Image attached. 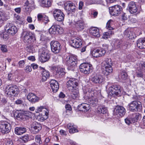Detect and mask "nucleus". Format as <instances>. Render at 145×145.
Segmentation results:
<instances>
[{
	"instance_id": "1",
	"label": "nucleus",
	"mask_w": 145,
	"mask_h": 145,
	"mask_svg": "<svg viewBox=\"0 0 145 145\" xmlns=\"http://www.w3.org/2000/svg\"><path fill=\"white\" fill-rule=\"evenodd\" d=\"M23 40L26 43H28L26 48L30 52L33 53L35 51L37 46L34 43L36 42V37L35 35L29 31H24L22 34Z\"/></svg>"
},
{
	"instance_id": "2",
	"label": "nucleus",
	"mask_w": 145,
	"mask_h": 145,
	"mask_svg": "<svg viewBox=\"0 0 145 145\" xmlns=\"http://www.w3.org/2000/svg\"><path fill=\"white\" fill-rule=\"evenodd\" d=\"M78 80L75 78H69L67 82V85L68 90L72 92L71 96L74 99H77L79 97L78 86Z\"/></svg>"
},
{
	"instance_id": "3",
	"label": "nucleus",
	"mask_w": 145,
	"mask_h": 145,
	"mask_svg": "<svg viewBox=\"0 0 145 145\" xmlns=\"http://www.w3.org/2000/svg\"><path fill=\"white\" fill-rule=\"evenodd\" d=\"M64 61L68 67V69L73 71L76 67L77 63V57L74 55L68 56L65 58Z\"/></svg>"
},
{
	"instance_id": "4",
	"label": "nucleus",
	"mask_w": 145,
	"mask_h": 145,
	"mask_svg": "<svg viewBox=\"0 0 145 145\" xmlns=\"http://www.w3.org/2000/svg\"><path fill=\"white\" fill-rule=\"evenodd\" d=\"M19 93L18 88L16 86L8 85L5 89V95L9 98L17 96Z\"/></svg>"
},
{
	"instance_id": "5",
	"label": "nucleus",
	"mask_w": 145,
	"mask_h": 145,
	"mask_svg": "<svg viewBox=\"0 0 145 145\" xmlns=\"http://www.w3.org/2000/svg\"><path fill=\"white\" fill-rule=\"evenodd\" d=\"M31 113L29 111L17 110L14 113L15 117L19 120L25 121L31 117Z\"/></svg>"
},
{
	"instance_id": "6",
	"label": "nucleus",
	"mask_w": 145,
	"mask_h": 145,
	"mask_svg": "<svg viewBox=\"0 0 145 145\" xmlns=\"http://www.w3.org/2000/svg\"><path fill=\"white\" fill-rule=\"evenodd\" d=\"M128 106L129 110L133 112L140 111L142 107L141 102L138 101H132L129 104Z\"/></svg>"
},
{
	"instance_id": "7",
	"label": "nucleus",
	"mask_w": 145,
	"mask_h": 145,
	"mask_svg": "<svg viewBox=\"0 0 145 145\" xmlns=\"http://www.w3.org/2000/svg\"><path fill=\"white\" fill-rule=\"evenodd\" d=\"M92 65L87 63H84L81 64L79 66L80 71L85 74H88L90 73L92 71Z\"/></svg>"
},
{
	"instance_id": "8",
	"label": "nucleus",
	"mask_w": 145,
	"mask_h": 145,
	"mask_svg": "<svg viewBox=\"0 0 145 145\" xmlns=\"http://www.w3.org/2000/svg\"><path fill=\"white\" fill-rule=\"evenodd\" d=\"M52 12L56 20L59 22H62L64 20L65 15L61 10L54 9Z\"/></svg>"
},
{
	"instance_id": "9",
	"label": "nucleus",
	"mask_w": 145,
	"mask_h": 145,
	"mask_svg": "<svg viewBox=\"0 0 145 145\" xmlns=\"http://www.w3.org/2000/svg\"><path fill=\"white\" fill-rule=\"evenodd\" d=\"M96 95L95 91L91 90L90 91L89 96L88 97V101L89 105L93 107L96 106L98 103V100L97 98Z\"/></svg>"
},
{
	"instance_id": "10",
	"label": "nucleus",
	"mask_w": 145,
	"mask_h": 145,
	"mask_svg": "<svg viewBox=\"0 0 145 145\" xmlns=\"http://www.w3.org/2000/svg\"><path fill=\"white\" fill-rule=\"evenodd\" d=\"M109 94L111 96L120 95L121 94V88L118 85L115 84L111 86L109 88Z\"/></svg>"
},
{
	"instance_id": "11",
	"label": "nucleus",
	"mask_w": 145,
	"mask_h": 145,
	"mask_svg": "<svg viewBox=\"0 0 145 145\" xmlns=\"http://www.w3.org/2000/svg\"><path fill=\"white\" fill-rule=\"evenodd\" d=\"M11 129V125L8 122L6 121L0 122V130L3 133H8Z\"/></svg>"
},
{
	"instance_id": "12",
	"label": "nucleus",
	"mask_w": 145,
	"mask_h": 145,
	"mask_svg": "<svg viewBox=\"0 0 145 145\" xmlns=\"http://www.w3.org/2000/svg\"><path fill=\"white\" fill-rule=\"evenodd\" d=\"M40 61L42 62H45L48 61L50 58L49 51L44 48H42L40 50Z\"/></svg>"
},
{
	"instance_id": "13",
	"label": "nucleus",
	"mask_w": 145,
	"mask_h": 145,
	"mask_svg": "<svg viewBox=\"0 0 145 145\" xmlns=\"http://www.w3.org/2000/svg\"><path fill=\"white\" fill-rule=\"evenodd\" d=\"M5 29L6 32L12 35L15 34L18 31L16 27L13 25L11 23L7 24L5 27Z\"/></svg>"
},
{
	"instance_id": "14",
	"label": "nucleus",
	"mask_w": 145,
	"mask_h": 145,
	"mask_svg": "<svg viewBox=\"0 0 145 145\" xmlns=\"http://www.w3.org/2000/svg\"><path fill=\"white\" fill-rule=\"evenodd\" d=\"M51 49L52 51L55 54L59 52L61 46V44L57 41L52 40L50 43Z\"/></svg>"
},
{
	"instance_id": "15",
	"label": "nucleus",
	"mask_w": 145,
	"mask_h": 145,
	"mask_svg": "<svg viewBox=\"0 0 145 145\" xmlns=\"http://www.w3.org/2000/svg\"><path fill=\"white\" fill-rule=\"evenodd\" d=\"M109 12L113 16H117L121 13L122 10L121 7L118 5H116L109 8Z\"/></svg>"
},
{
	"instance_id": "16",
	"label": "nucleus",
	"mask_w": 145,
	"mask_h": 145,
	"mask_svg": "<svg viewBox=\"0 0 145 145\" xmlns=\"http://www.w3.org/2000/svg\"><path fill=\"white\" fill-rule=\"evenodd\" d=\"M63 30L59 25L53 24L49 29V32L51 34L54 35L61 34L63 33Z\"/></svg>"
},
{
	"instance_id": "17",
	"label": "nucleus",
	"mask_w": 145,
	"mask_h": 145,
	"mask_svg": "<svg viewBox=\"0 0 145 145\" xmlns=\"http://www.w3.org/2000/svg\"><path fill=\"white\" fill-rule=\"evenodd\" d=\"M145 73V62L140 63L138 65L136 71V75L137 77L143 78L144 73Z\"/></svg>"
},
{
	"instance_id": "18",
	"label": "nucleus",
	"mask_w": 145,
	"mask_h": 145,
	"mask_svg": "<svg viewBox=\"0 0 145 145\" xmlns=\"http://www.w3.org/2000/svg\"><path fill=\"white\" fill-rule=\"evenodd\" d=\"M126 112L125 108L122 106L118 105L115 108L114 111V114L118 117L123 116Z\"/></svg>"
},
{
	"instance_id": "19",
	"label": "nucleus",
	"mask_w": 145,
	"mask_h": 145,
	"mask_svg": "<svg viewBox=\"0 0 145 145\" xmlns=\"http://www.w3.org/2000/svg\"><path fill=\"white\" fill-rule=\"evenodd\" d=\"M91 80L94 83L101 84L105 80V79L102 75L97 74L92 76Z\"/></svg>"
},
{
	"instance_id": "20",
	"label": "nucleus",
	"mask_w": 145,
	"mask_h": 145,
	"mask_svg": "<svg viewBox=\"0 0 145 145\" xmlns=\"http://www.w3.org/2000/svg\"><path fill=\"white\" fill-rule=\"evenodd\" d=\"M70 43L72 47L75 48H78L81 46L82 42V39L79 37H76L73 39H72L70 41Z\"/></svg>"
},
{
	"instance_id": "21",
	"label": "nucleus",
	"mask_w": 145,
	"mask_h": 145,
	"mask_svg": "<svg viewBox=\"0 0 145 145\" xmlns=\"http://www.w3.org/2000/svg\"><path fill=\"white\" fill-rule=\"evenodd\" d=\"M42 129V126L41 124L37 122L33 123L30 131L33 134H36L38 133Z\"/></svg>"
},
{
	"instance_id": "22",
	"label": "nucleus",
	"mask_w": 145,
	"mask_h": 145,
	"mask_svg": "<svg viewBox=\"0 0 145 145\" xmlns=\"http://www.w3.org/2000/svg\"><path fill=\"white\" fill-rule=\"evenodd\" d=\"M124 35L129 39H133L136 37V35L133 31V29L128 28L124 32Z\"/></svg>"
},
{
	"instance_id": "23",
	"label": "nucleus",
	"mask_w": 145,
	"mask_h": 145,
	"mask_svg": "<svg viewBox=\"0 0 145 145\" xmlns=\"http://www.w3.org/2000/svg\"><path fill=\"white\" fill-rule=\"evenodd\" d=\"M76 7L75 5L70 2H67L64 4V8L67 11L70 13L74 12L76 9Z\"/></svg>"
},
{
	"instance_id": "24",
	"label": "nucleus",
	"mask_w": 145,
	"mask_h": 145,
	"mask_svg": "<svg viewBox=\"0 0 145 145\" xmlns=\"http://www.w3.org/2000/svg\"><path fill=\"white\" fill-rule=\"evenodd\" d=\"M39 69L41 71L42 75V82H45L49 78L50 73L48 71H46L44 68L41 67H39Z\"/></svg>"
},
{
	"instance_id": "25",
	"label": "nucleus",
	"mask_w": 145,
	"mask_h": 145,
	"mask_svg": "<svg viewBox=\"0 0 145 145\" xmlns=\"http://www.w3.org/2000/svg\"><path fill=\"white\" fill-rule=\"evenodd\" d=\"M27 99L32 103L38 102L39 100V97L33 93H29L27 96Z\"/></svg>"
},
{
	"instance_id": "26",
	"label": "nucleus",
	"mask_w": 145,
	"mask_h": 145,
	"mask_svg": "<svg viewBox=\"0 0 145 145\" xmlns=\"http://www.w3.org/2000/svg\"><path fill=\"white\" fill-rule=\"evenodd\" d=\"M128 8L131 14L136 13L138 10L135 3L133 1H131L129 3Z\"/></svg>"
},
{
	"instance_id": "27",
	"label": "nucleus",
	"mask_w": 145,
	"mask_h": 145,
	"mask_svg": "<svg viewBox=\"0 0 145 145\" xmlns=\"http://www.w3.org/2000/svg\"><path fill=\"white\" fill-rule=\"evenodd\" d=\"M77 107L79 110L84 112H87L90 108L89 105L84 103L78 105Z\"/></svg>"
},
{
	"instance_id": "28",
	"label": "nucleus",
	"mask_w": 145,
	"mask_h": 145,
	"mask_svg": "<svg viewBox=\"0 0 145 145\" xmlns=\"http://www.w3.org/2000/svg\"><path fill=\"white\" fill-rule=\"evenodd\" d=\"M50 83L53 91L54 92H57L59 88L58 83L57 81L54 80H52Z\"/></svg>"
},
{
	"instance_id": "29",
	"label": "nucleus",
	"mask_w": 145,
	"mask_h": 145,
	"mask_svg": "<svg viewBox=\"0 0 145 145\" xmlns=\"http://www.w3.org/2000/svg\"><path fill=\"white\" fill-rule=\"evenodd\" d=\"M89 31L91 35L95 37H98L100 36L99 29L97 27H91L89 29Z\"/></svg>"
},
{
	"instance_id": "30",
	"label": "nucleus",
	"mask_w": 145,
	"mask_h": 145,
	"mask_svg": "<svg viewBox=\"0 0 145 145\" xmlns=\"http://www.w3.org/2000/svg\"><path fill=\"white\" fill-rule=\"evenodd\" d=\"M75 26L78 31H81L84 29L85 24L83 21L79 20L76 22Z\"/></svg>"
},
{
	"instance_id": "31",
	"label": "nucleus",
	"mask_w": 145,
	"mask_h": 145,
	"mask_svg": "<svg viewBox=\"0 0 145 145\" xmlns=\"http://www.w3.org/2000/svg\"><path fill=\"white\" fill-rule=\"evenodd\" d=\"M56 74L57 76H59V78L63 77L65 74V70L64 68L59 67L56 68Z\"/></svg>"
},
{
	"instance_id": "32",
	"label": "nucleus",
	"mask_w": 145,
	"mask_h": 145,
	"mask_svg": "<svg viewBox=\"0 0 145 145\" xmlns=\"http://www.w3.org/2000/svg\"><path fill=\"white\" fill-rule=\"evenodd\" d=\"M14 19L16 24H21L23 23L24 19L20 16L16 14H14Z\"/></svg>"
},
{
	"instance_id": "33",
	"label": "nucleus",
	"mask_w": 145,
	"mask_h": 145,
	"mask_svg": "<svg viewBox=\"0 0 145 145\" xmlns=\"http://www.w3.org/2000/svg\"><path fill=\"white\" fill-rule=\"evenodd\" d=\"M26 130V128L24 127H16L15 129V133L17 135H20L25 133Z\"/></svg>"
},
{
	"instance_id": "34",
	"label": "nucleus",
	"mask_w": 145,
	"mask_h": 145,
	"mask_svg": "<svg viewBox=\"0 0 145 145\" xmlns=\"http://www.w3.org/2000/svg\"><path fill=\"white\" fill-rule=\"evenodd\" d=\"M41 6L43 7L48 8L52 5V0H41Z\"/></svg>"
},
{
	"instance_id": "35",
	"label": "nucleus",
	"mask_w": 145,
	"mask_h": 145,
	"mask_svg": "<svg viewBox=\"0 0 145 145\" xmlns=\"http://www.w3.org/2000/svg\"><path fill=\"white\" fill-rule=\"evenodd\" d=\"M113 68L112 67H105L102 73L105 76H107L112 73Z\"/></svg>"
},
{
	"instance_id": "36",
	"label": "nucleus",
	"mask_w": 145,
	"mask_h": 145,
	"mask_svg": "<svg viewBox=\"0 0 145 145\" xmlns=\"http://www.w3.org/2000/svg\"><path fill=\"white\" fill-rule=\"evenodd\" d=\"M131 116L133 120V123L137 122L138 120H139L141 117L140 114L138 113H134Z\"/></svg>"
},
{
	"instance_id": "37",
	"label": "nucleus",
	"mask_w": 145,
	"mask_h": 145,
	"mask_svg": "<svg viewBox=\"0 0 145 145\" xmlns=\"http://www.w3.org/2000/svg\"><path fill=\"white\" fill-rule=\"evenodd\" d=\"M39 112H42V114H43L45 115L48 114L49 111L48 110L42 106H40L39 107L37 111H36V112L37 113Z\"/></svg>"
},
{
	"instance_id": "38",
	"label": "nucleus",
	"mask_w": 145,
	"mask_h": 145,
	"mask_svg": "<svg viewBox=\"0 0 145 145\" xmlns=\"http://www.w3.org/2000/svg\"><path fill=\"white\" fill-rule=\"evenodd\" d=\"M104 67H112V62L111 59L110 58H106L103 61Z\"/></svg>"
},
{
	"instance_id": "39",
	"label": "nucleus",
	"mask_w": 145,
	"mask_h": 145,
	"mask_svg": "<svg viewBox=\"0 0 145 145\" xmlns=\"http://www.w3.org/2000/svg\"><path fill=\"white\" fill-rule=\"evenodd\" d=\"M114 45L115 47L117 48H119L122 46V44L123 42L122 40L119 39H114Z\"/></svg>"
},
{
	"instance_id": "40",
	"label": "nucleus",
	"mask_w": 145,
	"mask_h": 145,
	"mask_svg": "<svg viewBox=\"0 0 145 145\" xmlns=\"http://www.w3.org/2000/svg\"><path fill=\"white\" fill-rule=\"evenodd\" d=\"M144 39V38L139 39L137 41V46L138 48L140 49H143Z\"/></svg>"
},
{
	"instance_id": "41",
	"label": "nucleus",
	"mask_w": 145,
	"mask_h": 145,
	"mask_svg": "<svg viewBox=\"0 0 145 145\" xmlns=\"http://www.w3.org/2000/svg\"><path fill=\"white\" fill-rule=\"evenodd\" d=\"M98 112L99 113L105 114L107 113V108L104 106H99L98 108Z\"/></svg>"
},
{
	"instance_id": "42",
	"label": "nucleus",
	"mask_w": 145,
	"mask_h": 145,
	"mask_svg": "<svg viewBox=\"0 0 145 145\" xmlns=\"http://www.w3.org/2000/svg\"><path fill=\"white\" fill-rule=\"evenodd\" d=\"M113 21L111 20H109L107 22L106 27V28L109 30H112L113 29V27H112L111 25L112 24Z\"/></svg>"
},
{
	"instance_id": "43",
	"label": "nucleus",
	"mask_w": 145,
	"mask_h": 145,
	"mask_svg": "<svg viewBox=\"0 0 145 145\" xmlns=\"http://www.w3.org/2000/svg\"><path fill=\"white\" fill-rule=\"evenodd\" d=\"M99 50L95 49L93 50L92 52V54L93 56L95 57H99L100 54L98 53Z\"/></svg>"
},
{
	"instance_id": "44",
	"label": "nucleus",
	"mask_w": 145,
	"mask_h": 145,
	"mask_svg": "<svg viewBox=\"0 0 145 145\" xmlns=\"http://www.w3.org/2000/svg\"><path fill=\"white\" fill-rule=\"evenodd\" d=\"M127 74L126 72L124 71H122L121 74V76L122 80H126L127 78Z\"/></svg>"
},
{
	"instance_id": "45",
	"label": "nucleus",
	"mask_w": 145,
	"mask_h": 145,
	"mask_svg": "<svg viewBox=\"0 0 145 145\" xmlns=\"http://www.w3.org/2000/svg\"><path fill=\"white\" fill-rule=\"evenodd\" d=\"M45 14L43 13H39L37 16L38 20L40 22H42Z\"/></svg>"
},
{
	"instance_id": "46",
	"label": "nucleus",
	"mask_w": 145,
	"mask_h": 145,
	"mask_svg": "<svg viewBox=\"0 0 145 145\" xmlns=\"http://www.w3.org/2000/svg\"><path fill=\"white\" fill-rule=\"evenodd\" d=\"M125 122L128 125H129L130 123H133V120L131 117V116H129L127 117L125 120Z\"/></svg>"
},
{
	"instance_id": "47",
	"label": "nucleus",
	"mask_w": 145,
	"mask_h": 145,
	"mask_svg": "<svg viewBox=\"0 0 145 145\" xmlns=\"http://www.w3.org/2000/svg\"><path fill=\"white\" fill-rule=\"evenodd\" d=\"M20 138L22 140L23 142L26 143L28 141L29 139V136L28 135H26L24 136H22Z\"/></svg>"
},
{
	"instance_id": "48",
	"label": "nucleus",
	"mask_w": 145,
	"mask_h": 145,
	"mask_svg": "<svg viewBox=\"0 0 145 145\" xmlns=\"http://www.w3.org/2000/svg\"><path fill=\"white\" fill-rule=\"evenodd\" d=\"M33 3V2L31 0H27L24 3V6L30 7L31 5Z\"/></svg>"
},
{
	"instance_id": "49",
	"label": "nucleus",
	"mask_w": 145,
	"mask_h": 145,
	"mask_svg": "<svg viewBox=\"0 0 145 145\" xmlns=\"http://www.w3.org/2000/svg\"><path fill=\"white\" fill-rule=\"evenodd\" d=\"M5 14L4 12L3 11H0V26L3 23V18Z\"/></svg>"
},
{
	"instance_id": "50",
	"label": "nucleus",
	"mask_w": 145,
	"mask_h": 145,
	"mask_svg": "<svg viewBox=\"0 0 145 145\" xmlns=\"http://www.w3.org/2000/svg\"><path fill=\"white\" fill-rule=\"evenodd\" d=\"M1 46V49L2 51L3 52H6L7 51V46L5 45L0 44Z\"/></svg>"
},
{
	"instance_id": "51",
	"label": "nucleus",
	"mask_w": 145,
	"mask_h": 145,
	"mask_svg": "<svg viewBox=\"0 0 145 145\" xmlns=\"http://www.w3.org/2000/svg\"><path fill=\"white\" fill-rule=\"evenodd\" d=\"M98 52L99 54H100L99 55V57L103 56L106 53V51L103 49H102L100 50H99Z\"/></svg>"
},
{
	"instance_id": "52",
	"label": "nucleus",
	"mask_w": 145,
	"mask_h": 145,
	"mask_svg": "<svg viewBox=\"0 0 145 145\" xmlns=\"http://www.w3.org/2000/svg\"><path fill=\"white\" fill-rule=\"evenodd\" d=\"M35 140L36 142L39 143L40 144L42 143L41 141V137L40 135H37L36 136Z\"/></svg>"
},
{
	"instance_id": "53",
	"label": "nucleus",
	"mask_w": 145,
	"mask_h": 145,
	"mask_svg": "<svg viewBox=\"0 0 145 145\" xmlns=\"http://www.w3.org/2000/svg\"><path fill=\"white\" fill-rule=\"evenodd\" d=\"M43 116H42L39 119V120L41 121H44V120H46L48 118V115H45L43 114H42Z\"/></svg>"
},
{
	"instance_id": "54",
	"label": "nucleus",
	"mask_w": 145,
	"mask_h": 145,
	"mask_svg": "<svg viewBox=\"0 0 145 145\" xmlns=\"http://www.w3.org/2000/svg\"><path fill=\"white\" fill-rule=\"evenodd\" d=\"M78 130L74 127H72L71 129L69 130V132L70 133H74L76 132H78Z\"/></svg>"
},
{
	"instance_id": "55",
	"label": "nucleus",
	"mask_w": 145,
	"mask_h": 145,
	"mask_svg": "<svg viewBox=\"0 0 145 145\" xmlns=\"http://www.w3.org/2000/svg\"><path fill=\"white\" fill-rule=\"evenodd\" d=\"M25 60H22L18 62V65L20 67H22L25 64Z\"/></svg>"
},
{
	"instance_id": "56",
	"label": "nucleus",
	"mask_w": 145,
	"mask_h": 145,
	"mask_svg": "<svg viewBox=\"0 0 145 145\" xmlns=\"http://www.w3.org/2000/svg\"><path fill=\"white\" fill-rule=\"evenodd\" d=\"M31 66H27L25 68V70L27 72H31L32 71Z\"/></svg>"
},
{
	"instance_id": "57",
	"label": "nucleus",
	"mask_w": 145,
	"mask_h": 145,
	"mask_svg": "<svg viewBox=\"0 0 145 145\" xmlns=\"http://www.w3.org/2000/svg\"><path fill=\"white\" fill-rule=\"evenodd\" d=\"M44 18L42 21V22H44L45 24L47 23V22L49 21L48 17L45 15V16H44Z\"/></svg>"
},
{
	"instance_id": "58",
	"label": "nucleus",
	"mask_w": 145,
	"mask_h": 145,
	"mask_svg": "<svg viewBox=\"0 0 145 145\" xmlns=\"http://www.w3.org/2000/svg\"><path fill=\"white\" fill-rule=\"evenodd\" d=\"M65 108L66 110L71 111L72 108L71 105L69 104H67L65 105Z\"/></svg>"
},
{
	"instance_id": "59",
	"label": "nucleus",
	"mask_w": 145,
	"mask_h": 145,
	"mask_svg": "<svg viewBox=\"0 0 145 145\" xmlns=\"http://www.w3.org/2000/svg\"><path fill=\"white\" fill-rule=\"evenodd\" d=\"M14 10L15 12L18 14H19L21 12V9L20 7H18L15 8Z\"/></svg>"
},
{
	"instance_id": "60",
	"label": "nucleus",
	"mask_w": 145,
	"mask_h": 145,
	"mask_svg": "<svg viewBox=\"0 0 145 145\" xmlns=\"http://www.w3.org/2000/svg\"><path fill=\"white\" fill-rule=\"evenodd\" d=\"M8 35L6 33H4L3 34V38L5 40L7 39L8 38Z\"/></svg>"
},
{
	"instance_id": "61",
	"label": "nucleus",
	"mask_w": 145,
	"mask_h": 145,
	"mask_svg": "<svg viewBox=\"0 0 145 145\" xmlns=\"http://www.w3.org/2000/svg\"><path fill=\"white\" fill-rule=\"evenodd\" d=\"M59 132L60 134L62 135L66 136L67 135L66 132L63 130H60Z\"/></svg>"
},
{
	"instance_id": "62",
	"label": "nucleus",
	"mask_w": 145,
	"mask_h": 145,
	"mask_svg": "<svg viewBox=\"0 0 145 145\" xmlns=\"http://www.w3.org/2000/svg\"><path fill=\"white\" fill-rule=\"evenodd\" d=\"M31 66L34 69H37L38 67V65L34 63L32 64Z\"/></svg>"
},
{
	"instance_id": "63",
	"label": "nucleus",
	"mask_w": 145,
	"mask_h": 145,
	"mask_svg": "<svg viewBox=\"0 0 145 145\" xmlns=\"http://www.w3.org/2000/svg\"><path fill=\"white\" fill-rule=\"evenodd\" d=\"M83 5V3L82 1H80L79 5V9L80 10H81L82 8V7Z\"/></svg>"
},
{
	"instance_id": "64",
	"label": "nucleus",
	"mask_w": 145,
	"mask_h": 145,
	"mask_svg": "<svg viewBox=\"0 0 145 145\" xmlns=\"http://www.w3.org/2000/svg\"><path fill=\"white\" fill-rule=\"evenodd\" d=\"M13 143L12 141L8 140L6 144V145H13Z\"/></svg>"
}]
</instances>
